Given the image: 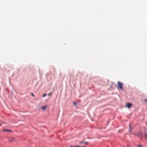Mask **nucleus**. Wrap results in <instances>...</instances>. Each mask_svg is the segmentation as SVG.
I'll use <instances>...</instances> for the list:
<instances>
[{
	"label": "nucleus",
	"mask_w": 147,
	"mask_h": 147,
	"mask_svg": "<svg viewBox=\"0 0 147 147\" xmlns=\"http://www.w3.org/2000/svg\"><path fill=\"white\" fill-rule=\"evenodd\" d=\"M117 84L120 89L121 90H122L123 89V84L119 81H118L117 82Z\"/></svg>",
	"instance_id": "obj_1"
},
{
	"label": "nucleus",
	"mask_w": 147,
	"mask_h": 147,
	"mask_svg": "<svg viewBox=\"0 0 147 147\" xmlns=\"http://www.w3.org/2000/svg\"><path fill=\"white\" fill-rule=\"evenodd\" d=\"M126 105H127V107L129 108H131V106L132 105V104L130 103H127Z\"/></svg>",
	"instance_id": "obj_2"
},
{
	"label": "nucleus",
	"mask_w": 147,
	"mask_h": 147,
	"mask_svg": "<svg viewBox=\"0 0 147 147\" xmlns=\"http://www.w3.org/2000/svg\"><path fill=\"white\" fill-rule=\"evenodd\" d=\"M3 130L4 131H8V132H11V130H7L5 129H3Z\"/></svg>",
	"instance_id": "obj_3"
},
{
	"label": "nucleus",
	"mask_w": 147,
	"mask_h": 147,
	"mask_svg": "<svg viewBox=\"0 0 147 147\" xmlns=\"http://www.w3.org/2000/svg\"><path fill=\"white\" fill-rule=\"evenodd\" d=\"M47 105H46L45 106H44V107H42V109L43 110H45V109H46V107H47Z\"/></svg>",
	"instance_id": "obj_4"
},
{
	"label": "nucleus",
	"mask_w": 147,
	"mask_h": 147,
	"mask_svg": "<svg viewBox=\"0 0 147 147\" xmlns=\"http://www.w3.org/2000/svg\"><path fill=\"white\" fill-rule=\"evenodd\" d=\"M129 131L130 132H131V130H132V129L131 128V127H130V125H129Z\"/></svg>",
	"instance_id": "obj_5"
},
{
	"label": "nucleus",
	"mask_w": 147,
	"mask_h": 147,
	"mask_svg": "<svg viewBox=\"0 0 147 147\" xmlns=\"http://www.w3.org/2000/svg\"><path fill=\"white\" fill-rule=\"evenodd\" d=\"M138 136H139L140 137H142V135L141 133V132H140L139 133V135H138Z\"/></svg>",
	"instance_id": "obj_6"
},
{
	"label": "nucleus",
	"mask_w": 147,
	"mask_h": 147,
	"mask_svg": "<svg viewBox=\"0 0 147 147\" xmlns=\"http://www.w3.org/2000/svg\"><path fill=\"white\" fill-rule=\"evenodd\" d=\"M70 147H84V146H83L82 147H81V146H70Z\"/></svg>",
	"instance_id": "obj_7"
},
{
	"label": "nucleus",
	"mask_w": 147,
	"mask_h": 147,
	"mask_svg": "<svg viewBox=\"0 0 147 147\" xmlns=\"http://www.w3.org/2000/svg\"><path fill=\"white\" fill-rule=\"evenodd\" d=\"M46 95V94H43V97H44Z\"/></svg>",
	"instance_id": "obj_8"
},
{
	"label": "nucleus",
	"mask_w": 147,
	"mask_h": 147,
	"mask_svg": "<svg viewBox=\"0 0 147 147\" xmlns=\"http://www.w3.org/2000/svg\"><path fill=\"white\" fill-rule=\"evenodd\" d=\"M138 147H143L141 145H138Z\"/></svg>",
	"instance_id": "obj_9"
},
{
	"label": "nucleus",
	"mask_w": 147,
	"mask_h": 147,
	"mask_svg": "<svg viewBox=\"0 0 147 147\" xmlns=\"http://www.w3.org/2000/svg\"><path fill=\"white\" fill-rule=\"evenodd\" d=\"M52 93H50L49 94V96H50L51 95H52Z\"/></svg>",
	"instance_id": "obj_10"
},
{
	"label": "nucleus",
	"mask_w": 147,
	"mask_h": 147,
	"mask_svg": "<svg viewBox=\"0 0 147 147\" xmlns=\"http://www.w3.org/2000/svg\"><path fill=\"white\" fill-rule=\"evenodd\" d=\"M73 104H74V105H76V102H73Z\"/></svg>",
	"instance_id": "obj_11"
},
{
	"label": "nucleus",
	"mask_w": 147,
	"mask_h": 147,
	"mask_svg": "<svg viewBox=\"0 0 147 147\" xmlns=\"http://www.w3.org/2000/svg\"><path fill=\"white\" fill-rule=\"evenodd\" d=\"M144 101L147 102V99L144 100Z\"/></svg>",
	"instance_id": "obj_12"
},
{
	"label": "nucleus",
	"mask_w": 147,
	"mask_h": 147,
	"mask_svg": "<svg viewBox=\"0 0 147 147\" xmlns=\"http://www.w3.org/2000/svg\"><path fill=\"white\" fill-rule=\"evenodd\" d=\"M31 95L32 96H34V95L33 94H32V93H31Z\"/></svg>",
	"instance_id": "obj_13"
},
{
	"label": "nucleus",
	"mask_w": 147,
	"mask_h": 147,
	"mask_svg": "<svg viewBox=\"0 0 147 147\" xmlns=\"http://www.w3.org/2000/svg\"><path fill=\"white\" fill-rule=\"evenodd\" d=\"M84 143H85V144H87V142H84Z\"/></svg>",
	"instance_id": "obj_14"
},
{
	"label": "nucleus",
	"mask_w": 147,
	"mask_h": 147,
	"mask_svg": "<svg viewBox=\"0 0 147 147\" xmlns=\"http://www.w3.org/2000/svg\"><path fill=\"white\" fill-rule=\"evenodd\" d=\"M1 124H0V126H1Z\"/></svg>",
	"instance_id": "obj_15"
}]
</instances>
